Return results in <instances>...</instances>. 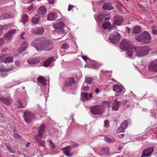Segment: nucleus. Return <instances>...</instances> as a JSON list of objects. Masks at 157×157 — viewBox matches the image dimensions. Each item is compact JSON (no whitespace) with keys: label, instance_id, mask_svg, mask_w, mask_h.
<instances>
[{"label":"nucleus","instance_id":"obj_64","mask_svg":"<svg viewBox=\"0 0 157 157\" xmlns=\"http://www.w3.org/2000/svg\"><path fill=\"white\" fill-rule=\"evenodd\" d=\"M141 8H142L143 11L144 12H146L147 10L144 7H141Z\"/></svg>","mask_w":157,"mask_h":157},{"label":"nucleus","instance_id":"obj_41","mask_svg":"<svg viewBox=\"0 0 157 157\" xmlns=\"http://www.w3.org/2000/svg\"><path fill=\"white\" fill-rule=\"evenodd\" d=\"M17 105V107L18 108L21 109L23 108L24 107L23 105L21 103V101L20 100L18 101Z\"/></svg>","mask_w":157,"mask_h":157},{"label":"nucleus","instance_id":"obj_27","mask_svg":"<svg viewBox=\"0 0 157 157\" xmlns=\"http://www.w3.org/2000/svg\"><path fill=\"white\" fill-rule=\"evenodd\" d=\"M13 17L12 14L9 13H6L2 15L0 17V20L9 19Z\"/></svg>","mask_w":157,"mask_h":157},{"label":"nucleus","instance_id":"obj_34","mask_svg":"<svg viewBox=\"0 0 157 157\" xmlns=\"http://www.w3.org/2000/svg\"><path fill=\"white\" fill-rule=\"evenodd\" d=\"M111 23L109 21H107L105 22H104L102 24V27L105 29H107L110 25Z\"/></svg>","mask_w":157,"mask_h":157},{"label":"nucleus","instance_id":"obj_4","mask_svg":"<svg viewBox=\"0 0 157 157\" xmlns=\"http://www.w3.org/2000/svg\"><path fill=\"white\" fill-rule=\"evenodd\" d=\"M136 39L139 42L145 43H149L151 40V36L147 31H144L139 37H136Z\"/></svg>","mask_w":157,"mask_h":157},{"label":"nucleus","instance_id":"obj_54","mask_svg":"<svg viewBox=\"0 0 157 157\" xmlns=\"http://www.w3.org/2000/svg\"><path fill=\"white\" fill-rule=\"evenodd\" d=\"M89 90V87L88 86H86L84 87L83 89V91H86Z\"/></svg>","mask_w":157,"mask_h":157},{"label":"nucleus","instance_id":"obj_38","mask_svg":"<svg viewBox=\"0 0 157 157\" xmlns=\"http://www.w3.org/2000/svg\"><path fill=\"white\" fill-rule=\"evenodd\" d=\"M101 152L104 154L106 155H109V149L108 148L105 147L101 150Z\"/></svg>","mask_w":157,"mask_h":157},{"label":"nucleus","instance_id":"obj_25","mask_svg":"<svg viewBox=\"0 0 157 157\" xmlns=\"http://www.w3.org/2000/svg\"><path fill=\"white\" fill-rule=\"evenodd\" d=\"M53 57H51L44 61L43 63V65L45 67H48L51 63L54 60Z\"/></svg>","mask_w":157,"mask_h":157},{"label":"nucleus","instance_id":"obj_46","mask_svg":"<svg viewBox=\"0 0 157 157\" xmlns=\"http://www.w3.org/2000/svg\"><path fill=\"white\" fill-rule=\"evenodd\" d=\"M7 150L9 151L10 153H14V151L13 150V149L10 146H8L7 147Z\"/></svg>","mask_w":157,"mask_h":157},{"label":"nucleus","instance_id":"obj_40","mask_svg":"<svg viewBox=\"0 0 157 157\" xmlns=\"http://www.w3.org/2000/svg\"><path fill=\"white\" fill-rule=\"evenodd\" d=\"M128 122L127 121H124L121 124L123 128L124 129L128 127Z\"/></svg>","mask_w":157,"mask_h":157},{"label":"nucleus","instance_id":"obj_6","mask_svg":"<svg viewBox=\"0 0 157 157\" xmlns=\"http://www.w3.org/2000/svg\"><path fill=\"white\" fill-rule=\"evenodd\" d=\"M91 112L95 115L102 114L104 111L101 108V106L96 105L90 108Z\"/></svg>","mask_w":157,"mask_h":157},{"label":"nucleus","instance_id":"obj_10","mask_svg":"<svg viewBox=\"0 0 157 157\" xmlns=\"http://www.w3.org/2000/svg\"><path fill=\"white\" fill-rule=\"evenodd\" d=\"M59 15H61V14L59 13H51L48 15L47 19L49 21H53L55 19L58 20Z\"/></svg>","mask_w":157,"mask_h":157},{"label":"nucleus","instance_id":"obj_56","mask_svg":"<svg viewBox=\"0 0 157 157\" xmlns=\"http://www.w3.org/2000/svg\"><path fill=\"white\" fill-rule=\"evenodd\" d=\"M152 33L154 34L157 35V30H156L152 29Z\"/></svg>","mask_w":157,"mask_h":157},{"label":"nucleus","instance_id":"obj_19","mask_svg":"<svg viewBox=\"0 0 157 157\" xmlns=\"http://www.w3.org/2000/svg\"><path fill=\"white\" fill-rule=\"evenodd\" d=\"M34 138L39 145L43 147H45V141L41 140L42 137H34Z\"/></svg>","mask_w":157,"mask_h":157},{"label":"nucleus","instance_id":"obj_61","mask_svg":"<svg viewBox=\"0 0 157 157\" xmlns=\"http://www.w3.org/2000/svg\"><path fill=\"white\" fill-rule=\"evenodd\" d=\"M124 134H121L119 136V137L120 138H122L123 137H124Z\"/></svg>","mask_w":157,"mask_h":157},{"label":"nucleus","instance_id":"obj_7","mask_svg":"<svg viewBox=\"0 0 157 157\" xmlns=\"http://www.w3.org/2000/svg\"><path fill=\"white\" fill-rule=\"evenodd\" d=\"M24 114L25 121L28 123H30L35 117L34 114L31 112H25Z\"/></svg>","mask_w":157,"mask_h":157},{"label":"nucleus","instance_id":"obj_35","mask_svg":"<svg viewBox=\"0 0 157 157\" xmlns=\"http://www.w3.org/2000/svg\"><path fill=\"white\" fill-rule=\"evenodd\" d=\"M63 153L67 156H69V147L67 146L63 148L62 149Z\"/></svg>","mask_w":157,"mask_h":157},{"label":"nucleus","instance_id":"obj_28","mask_svg":"<svg viewBox=\"0 0 157 157\" xmlns=\"http://www.w3.org/2000/svg\"><path fill=\"white\" fill-rule=\"evenodd\" d=\"M40 19V17L39 15L36 14L32 19V21L33 23L36 24L38 23Z\"/></svg>","mask_w":157,"mask_h":157},{"label":"nucleus","instance_id":"obj_51","mask_svg":"<svg viewBox=\"0 0 157 157\" xmlns=\"http://www.w3.org/2000/svg\"><path fill=\"white\" fill-rule=\"evenodd\" d=\"M14 136L15 137L17 138H19L20 137V135L17 132L14 133Z\"/></svg>","mask_w":157,"mask_h":157},{"label":"nucleus","instance_id":"obj_57","mask_svg":"<svg viewBox=\"0 0 157 157\" xmlns=\"http://www.w3.org/2000/svg\"><path fill=\"white\" fill-rule=\"evenodd\" d=\"M7 75V73L6 72H5L4 73H2V77H4Z\"/></svg>","mask_w":157,"mask_h":157},{"label":"nucleus","instance_id":"obj_5","mask_svg":"<svg viewBox=\"0 0 157 157\" xmlns=\"http://www.w3.org/2000/svg\"><path fill=\"white\" fill-rule=\"evenodd\" d=\"M120 39V34L117 32H115L110 34L109 39L111 42L116 43L119 41Z\"/></svg>","mask_w":157,"mask_h":157},{"label":"nucleus","instance_id":"obj_21","mask_svg":"<svg viewBox=\"0 0 157 157\" xmlns=\"http://www.w3.org/2000/svg\"><path fill=\"white\" fill-rule=\"evenodd\" d=\"M39 62L40 59L38 58H33L27 60V62L30 64H36Z\"/></svg>","mask_w":157,"mask_h":157},{"label":"nucleus","instance_id":"obj_8","mask_svg":"<svg viewBox=\"0 0 157 157\" xmlns=\"http://www.w3.org/2000/svg\"><path fill=\"white\" fill-rule=\"evenodd\" d=\"M153 151V148L152 147H149L144 150L142 152L140 157H150Z\"/></svg>","mask_w":157,"mask_h":157},{"label":"nucleus","instance_id":"obj_29","mask_svg":"<svg viewBox=\"0 0 157 157\" xmlns=\"http://www.w3.org/2000/svg\"><path fill=\"white\" fill-rule=\"evenodd\" d=\"M105 17V14L103 13H99L97 16V18L99 21L102 22Z\"/></svg>","mask_w":157,"mask_h":157},{"label":"nucleus","instance_id":"obj_2","mask_svg":"<svg viewBox=\"0 0 157 157\" xmlns=\"http://www.w3.org/2000/svg\"><path fill=\"white\" fill-rule=\"evenodd\" d=\"M132 47V52H129V57L131 58L134 52H135V54L136 56L140 58L144 57L149 54L150 49L147 46H142L136 47L135 46Z\"/></svg>","mask_w":157,"mask_h":157},{"label":"nucleus","instance_id":"obj_60","mask_svg":"<svg viewBox=\"0 0 157 157\" xmlns=\"http://www.w3.org/2000/svg\"><path fill=\"white\" fill-rule=\"evenodd\" d=\"M126 29L127 30L128 33H129L131 31V29L129 28L128 27H126Z\"/></svg>","mask_w":157,"mask_h":157},{"label":"nucleus","instance_id":"obj_42","mask_svg":"<svg viewBox=\"0 0 157 157\" xmlns=\"http://www.w3.org/2000/svg\"><path fill=\"white\" fill-rule=\"evenodd\" d=\"M124 129L121 126L119 127L117 130V132L118 133H121V132H124Z\"/></svg>","mask_w":157,"mask_h":157},{"label":"nucleus","instance_id":"obj_30","mask_svg":"<svg viewBox=\"0 0 157 157\" xmlns=\"http://www.w3.org/2000/svg\"><path fill=\"white\" fill-rule=\"evenodd\" d=\"M13 67L12 66H11L8 68H4V67H0V71L1 72L5 71H9L13 70Z\"/></svg>","mask_w":157,"mask_h":157},{"label":"nucleus","instance_id":"obj_36","mask_svg":"<svg viewBox=\"0 0 157 157\" xmlns=\"http://www.w3.org/2000/svg\"><path fill=\"white\" fill-rule=\"evenodd\" d=\"M23 44H24L25 46L22 47L20 48L19 51V52L20 53H21L22 52L24 51L25 50L27 47V45L26 43L24 42L23 43Z\"/></svg>","mask_w":157,"mask_h":157},{"label":"nucleus","instance_id":"obj_62","mask_svg":"<svg viewBox=\"0 0 157 157\" xmlns=\"http://www.w3.org/2000/svg\"><path fill=\"white\" fill-rule=\"evenodd\" d=\"M3 62V60L2 59V55L0 57V63Z\"/></svg>","mask_w":157,"mask_h":157},{"label":"nucleus","instance_id":"obj_20","mask_svg":"<svg viewBox=\"0 0 157 157\" xmlns=\"http://www.w3.org/2000/svg\"><path fill=\"white\" fill-rule=\"evenodd\" d=\"M15 33V31L14 30L12 29L8 33L6 34L4 37L6 39H10L13 35Z\"/></svg>","mask_w":157,"mask_h":157},{"label":"nucleus","instance_id":"obj_18","mask_svg":"<svg viewBox=\"0 0 157 157\" xmlns=\"http://www.w3.org/2000/svg\"><path fill=\"white\" fill-rule=\"evenodd\" d=\"M65 26L64 23L62 21L58 22L54 24L53 27L57 30L63 28Z\"/></svg>","mask_w":157,"mask_h":157},{"label":"nucleus","instance_id":"obj_26","mask_svg":"<svg viewBox=\"0 0 157 157\" xmlns=\"http://www.w3.org/2000/svg\"><path fill=\"white\" fill-rule=\"evenodd\" d=\"M37 81L43 86H45L47 84L46 79L42 76H40L38 78Z\"/></svg>","mask_w":157,"mask_h":157},{"label":"nucleus","instance_id":"obj_16","mask_svg":"<svg viewBox=\"0 0 157 157\" xmlns=\"http://www.w3.org/2000/svg\"><path fill=\"white\" fill-rule=\"evenodd\" d=\"M0 101L5 105H11L13 101L12 99L11 98H7L1 97Z\"/></svg>","mask_w":157,"mask_h":157},{"label":"nucleus","instance_id":"obj_33","mask_svg":"<svg viewBox=\"0 0 157 157\" xmlns=\"http://www.w3.org/2000/svg\"><path fill=\"white\" fill-rule=\"evenodd\" d=\"M28 15L26 14H24L22 16L21 22L24 23V24L28 21Z\"/></svg>","mask_w":157,"mask_h":157},{"label":"nucleus","instance_id":"obj_11","mask_svg":"<svg viewBox=\"0 0 157 157\" xmlns=\"http://www.w3.org/2000/svg\"><path fill=\"white\" fill-rule=\"evenodd\" d=\"M3 62L5 63H9L13 62V58L11 54H5L2 55Z\"/></svg>","mask_w":157,"mask_h":157},{"label":"nucleus","instance_id":"obj_55","mask_svg":"<svg viewBox=\"0 0 157 157\" xmlns=\"http://www.w3.org/2000/svg\"><path fill=\"white\" fill-rule=\"evenodd\" d=\"M3 30V29L2 27L0 26V35L2 34Z\"/></svg>","mask_w":157,"mask_h":157},{"label":"nucleus","instance_id":"obj_12","mask_svg":"<svg viewBox=\"0 0 157 157\" xmlns=\"http://www.w3.org/2000/svg\"><path fill=\"white\" fill-rule=\"evenodd\" d=\"M113 90L116 93V96H119L121 94L120 93L122 91V88L119 85H116L113 86Z\"/></svg>","mask_w":157,"mask_h":157},{"label":"nucleus","instance_id":"obj_13","mask_svg":"<svg viewBox=\"0 0 157 157\" xmlns=\"http://www.w3.org/2000/svg\"><path fill=\"white\" fill-rule=\"evenodd\" d=\"M45 126L43 123H42L39 127L38 133L34 137H42L43 133L45 132Z\"/></svg>","mask_w":157,"mask_h":157},{"label":"nucleus","instance_id":"obj_44","mask_svg":"<svg viewBox=\"0 0 157 157\" xmlns=\"http://www.w3.org/2000/svg\"><path fill=\"white\" fill-rule=\"evenodd\" d=\"M104 126L106 128L109 127V121L108 120H106L104 121Z\"/></svg>","mask_w":157,"mask_h":157},{"label":"nucleus","instance_id":"obj_9","mask_svg":"<svg viewBox=\"0 0 157 157\" xmlns=\"http://www.w3.org/2000/svg\"><path fill=\"white\" fill-rule=\"evenodd\" d=\"M148 70L153 72H157V59L151 62L148 66Z\"/></svg>","mask_w":157,"mask_h":157},{"label":"nucleus","instance_id":"obj_15","mask_svg":"<svg viewBox=\"0 0 157 157\" xmlns=\"http://www.w3.org/2000/svg\"><path fill=\"white\" fill-rule=\"evenodd\" d=\"M44 29L41 27L34 28L32 30L33 33L38 35L42 34L44 33Z\"/></svg>","mask_w":157,"mask_h":157},{"label":"nucleus","instance_id":"obj_59","mask_svg":"<svg viewBox=\"0 0 157 157\" xmlns=\"http://www.w3.org/2000/svg\"><path fill=\"white\" fill-rule=\"evenodd\" d=\"M78 144H74L72 146V147L73 148H75L76 147H78Z\"/></svg>","mask_w":157,"mask_h":157},{"label":"nucleus","instance_id":"obj_31","mask_svg":"<svg viewBox=\"0 0 157 157\" xmlns=\"http://www.w3.org/2000/svg\"><path fill=\"white\" fill-rule=\"evenodd\" d=\"M111 103L109 101H104L102 103L101 108L103 109V107L108 108L110 106Z\"/></svg>","mask_w":157,"mask_h":157},{"label":"nucleus","instance_id":"obj_23","mask_svg":"<svg viewBox=\"0 0 157 157\" xmlns=\"http://www.w3.org/2000/svg\"><path fill=\"white\" fill-rule=\"evenodd\" d=\"M102 8L105 10H111L113 9V7L108 2L104 3Z\"/></svg>","mask_w":157,"mask_h":157},{"label":"nucleus","instance_id":"obj_63","mask_svg":"<svg viewBox=\"0 0 157 157\" xmlns=\"http://www.w3.org/2000/svg\"><path fill=\"white\" fill-rule=\"evenodd\" d=\"M95 92L97 93H98L100 91H99V89L97 88L95 90Z\"/></svg>","mask_w":157,"mask_h":157},{"label":"nucleus","instance_id":"obj_43","mask_svg":"<svg viewBox=\"0 0 157 157\" xmlns=\"http://www.w3.org/2000/svg\"><path fill=\"white\" fill-rule=\"evenodd\" d=\"M105 140L108 142H112L114 141V139L113 138H111L108 137H105Z\"/></svg>","mask_w":157,"mask_h":157},{"label":"nucleus","instance_id":"obj_32","mask_svg":"<svg viewBox=\"0 0 157 157\" xmlns=\"http://www.w3.org/2000/svg\"><path fill=\"white\" fill-rule=\"evenodd\" d=\"M76 83V80L75 79L74 77H71L69 78V86H74Z\"/></svg>","mask_w":157,"mask_h":157},{"label":"nucleus","instance_id":"obj_58","mask_svg":"<svg viewBox=\"0 0 157 157\" xmlns=\"http://www.w3.org/2000/svg\"><path fill=\"white\" fill-rule=\"evenodd\" d=\"M49 3L53 4L54 3L55 0H47Z\"/></svg>","mask_w":157,"mask_h":157},{"label":"nucleus","instance_id":"obj_37","mask_svg":"<svg viewBox=\"0 0 157 157\" xmlns=\"http://www.w3.org/2000/svg\"><path fill=\"white\" fill-rule=\"evenodd\" d=\"M93 80V78L92 77H86L85 78V81L87 84H90Z\"/></svg>","mask_w":157,"mask_h":157},{"label":"nucleus","instance_id":"obj_49","mask_svg":"<svg viewBox=\"0 0 157 157\" xmlns=\"http://www.w3.org/2000/svg\"><path fill=\"white\" fill-rule=\"evenodd\" d=\"M4 43V40L2 38H0V47L2 46Z\"/></svg>","mask_w":157,"mask_h":157},{"label":"nucleus","instance_id":"obj_47","mask_svg":"<svg viewBox=\"0 0 157 157\" xmlns=\"http://www.w3.org/2000/svg\"><path fill=\"white\" fill-rule=\"evenodd\" d=\"M64 86L65 87H67L69 86V79H67V80H66L64 82L63 84Z\"/></svg>","mask_w":157,"mask_h":157},{"label":"nucleus","instance_id":"obj_45","mask_svg":"<svg viewBox=\"0 0 157 157\" xmlns=\"http://www.w3.org/2000/svg\"><path fill=\"white\" fill-rule=\"evenodd\" d=\"M69 47V45L68 44L66 43H63L62 46V48L63 49H66L68 48Z\"/></svg>","mask_w":157,"mask_h":157},{"label":"nucleus","instance_id":"obj_3","mask_svg":"<svg viewBox=\"0 0 157 157\" xmlns=\"http://www.w3.org/2000/svg\"><path fill=\"white\" fill-rule=\"evenodd\" d=\"M132 45V42L126 39H123L121 43L120 48L122 50H125L126 54L129 57V52H132V47H134Z\"/></svg>","mask_w":157,"mask_h":157},{"label":"nucleus","instance_id":"obj_17","mask_svg":"<svg viewBox=\"0 0 157 157\" xmlns=\"http://www.w3.org/2000/svg\"><path fill=\"white\" fill-rule=\"evenodd\" d=\"M121 104V102L120 101H118L117 99H114L113 103L112 109L115 111L117 110L118 109Z\"/></svg>","mask_w":157,"mask_h":157},{"label":"nucleus","instance_id":"obj_22","mask_svg":"<svg viewBox=\"0 0 157 157\" xmlns=\"http://www.w3.org/2000/svg\"><path fill=\"white\" fill-rule=\"evenodd\" d=\"M141 31L140 27L139 25H136L133 27L132 33L135 34H137L140 33Z\"/></svg>","mask_w":157,"mask_h":157},{"label":"nucleus","instance_id":"obj_50","mask_svg":"<svg viewBox=\"0 0 157 157\" xmlns=\"http://www.w3.org/2000/svg\"><path fill=\"white\" fill-rule=\"evenodd\" d=\"M15 65L17 67L21 65V63L19 61L17 60L15 62Z\"/></svg>","mask_w":157,"mask_h":157},{"label":"nucleus","instance_id":"obj_39","mask_svg":"<svg viewBox=\"0 0 157 157\" xmlns=\"http://www.w3.org/2000/svg\"><path fill=\"white\" fill-rule=\"evenodd\" d=\"M82 96L83 98L86 99L87 100H90L88 97V94L86 92H83L82 94Z\"/></svg>","mask_w":157,"mask_h":157},{"label":"nucleus","instance_id":"obj_24","mask_svg":"<svg viewBox=\"0 0 157 157\" xmlns=\"http://www.w3.org/2000/svg\"><path fill=\"white\" fill-rule=\"evenodd\" d=\"M47 11L46 8L44 6H41L38 10V13L40 15L45 14Z\"/></svg>","mask_w":157,"mask_h":157},{"label":"nucleus","instance_id":"obj_14","mask_svg":"<svg viewBox=\"0 0 157 157\" xmlns=\"http://www.w3.org/2000/svg\"><path fill=\"white\" fill-rule=\"evenodd\" d=\"M114 19H115L114 23L117 25H120L123 21V17L120 16H116L114 17Z\"/></svg>","mask_w":157,"mask_h":157},{"label":"nucleus","instance_id":"obj_53","mask_svg":"<svg viewBox=\"0 0 157 157\" xmlns=\"http://www.w3.org/2000/svg\"><path fill=\"white\" fill-rule=\"evenodd\" d=\"M82 57L85 61H86L88 59V58L86 56L82 55Z\"/></svg>","mask_w":157,"mask_h":157},{"label":"nucleus","instance_id":"obj_48","mask_svg":"<svg viewBox=\"0 0 157 157\" xmlns=\"http://www.w3.org/2000/svg\"><path fill=\"white\" fill-rule=\"evenodd\" d=\"M117 27L115 25H113L109 28V32H111L112 31L113 29H115Z\"/></svg>","mask_w":157,"mask_h":157},{"label":"nucleus","instance_id":"obj_52","mask_svg":"<svg viewBox=\"0 0 157 157\" xmlns=\"http://www.w3.org/2000/svg\"><path fill=\"white\" fill-rule=\"evenodd\" d=\"M34 8V5H31L28 8V10L29 11H30L32 9Z\"/></svg>","mask_w":157,"mask_h":157},{"label":"nucleus","instance_id":"obj_1","mask_svg":"<svg viewBox=\"0 0 157 157\" xmlns=\"http://www.w3.org/2000/svg\"><path fill=\"white\" fill-rule=\"evenodd\" d=\"M31 45L38 51H48L53 47V44L49 40L44 37L38 38L34 40Z\"/></svg>","mask_w":157,"mask_h":157}]
</instances>
